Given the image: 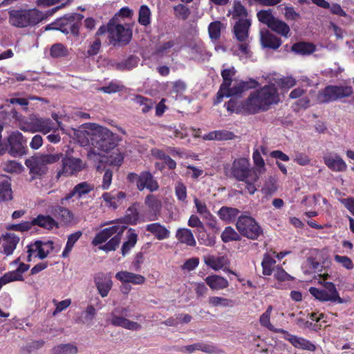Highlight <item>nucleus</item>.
<instances>
[{"instance_id":"1","label":"nucleus","mask_w":354,"mask_h":354,"mask_svg":"<svg viewBox=\"0 0 354 354\" xmlns=\"http://www.w3.org/2000/svg\"><path fill=\"white\" fill-rule=\"evenodd\" d=\"M279 102L277 88L272 84L251 93L242 103L241 109L245 113L255 114L268 111L272 105L277 104Z\"/></svg>"},{"instance_id":"2","label":"nucleus","mask_w":354,"mask_h":354,"mask_svg":"<svg viewBox=\"0 0 354 354\" xmlns=\"http://www.w3.org/2000/svg\"><path fill=\"white\" fill-rule=\"evenodd\" d=\"M236 73V71L234 66L222 70L223 82L217 93L215 104L220 103L224 97L239 96L243 92L255 88L259 86V82L254 79L250 78L247 81L235 79Z\"/></svg>"},{"instance_id":"3","label":"nucleus","mask_w":354,"mask_h":354,"mask_svg":"<svg viewBox=\"0 0 354 354\" xmlns=\"http://www.w3.org/2000/svg\"><path fill=\"white\" fill-rule=\"evenodd\" d=\"M127 227L124 225L115 224L109 227H106L97 233L92 241V244L95 246L105 243L104 245L99 248L106 252L114 251L118 246L121 241V237Z\"/></svg>"},{"instance_id":"4","label":"nucleus","mask_w":354,"mask_h":354,"mask_svg":"<svg viewBox=\"0 0 354 354\" xmlns=\"http://www.w3.org/2000/svg\"><path fill=\"white\" fill-rule=\"evenodd\" d=\"M90 129L93 132L97 140L96 141V147L102 151L109 153L115 149L122 138L116 133H113L109 129L95 123L89 124Z\"/></svg>"},{"instance_id":"5","label":"nucleus","mask_w":354,"mask_h":354,"mask_svg":"<svg viewBox=\"0 0 354 354\" xmlns=\"http://www.w3.org/2000/svg\"><path fill=\"white\" fill-rule=\"evenodd\" d=\"M62 156V153L40 154L26 160L25 164L33 178L40 177L47 172L48 165L58 162Z\"/></svg>"},{"instance_id":"6","label":"nucleus","mask_w":354,"mask_h":354,"mask_svg":"<svg viewBox=\"0 0 354 354\" xmlns=\"http://www.w3.org/2000/svg\"><path fill=\"white\" fill-rule=\"evenodd\" d=\"M353 93L352 86L341 85H329L320 91L317 95L319 103H328L348 97Z\"/></svg>"},{"instance_id":"7","label":"nucleus","mask_w":354,"mask_h":354,"mask_svg":"<svg viewBox=\"0 0 354 354\" xmlns=\"http://www.w3.org/2000/svg\"><path fill=\"white\" fill-rule=\"evenodd\" d=\"M236 227L239 232L243 236L252 240H257L263 234V229L250 216H240L236 221Z\"/></svg>"},{"instance_id":"8","label":"nucleus","mask_w":354,"mask_h":354,"mask_svg":"<svg viewBox=\"0 0 354 354\" xmlns=\"http://www.w3.org/2000/svg\"><path fill=\"white\" fill-rule=\"evenodd\" d=\"M324 288L319 289L310 287L309 292L317 300L325 302L330 301L334 304H343L344 299L340 297L335 285L332 282L324 283Z\"/></svg>"},{"instance_id":"9","label":"nucleus","mask_w":354,"mask_h":354,"mask_svg":"<svg viewBox=\"0 0 354 354\" xmlns=\"http://www.w3.org/2000/svg\"><path fill=\"white\" fill-rule=\"evenodd\" d=\"M129 310L127 307H117L110 314V322L115 326L122 327L130 330H139L142 326L138 322L127 318Z\"/></svg>"},{"instance_id":"10","label":"nucleus","mask_w":354,"mask_h":354,"mask_svg":"<svg viewBox=\"0 0 354 354\" xmlns=\"http://www.w3.org/2000/svg\"><path fill=\"white\" fill-rule=\"evenodd\" d=\"M62 159L61 169L57 171V177L59 178L62 176H71L76 175L82 171L86 167V163L79 158L66 156Z\"/></svg>"},{"instance_id":"11","label":"nucleus","mask_w":354,"mask_h":354,"mask_svg":"<svg viewBox=\"0 0 354 354\" xmlns=\"http://www.w3.org/2000/svg\"><path fill=\"white\" fill-rule=\"evenodd\" d=\"M108 33L111 42L128 44L132 37L129 25L115 24L110 21L108 24Z\"/></svg>"},{"instance_id":"12","label":"nucleus","mask_w":354,"mask_h":354,"mask_svg":"<svg viewBox=\"0 0 354 354\" xmlns=\"http://www.w3.org/2000/svg\"><path fill=\"white\" fill-rule=\"evenodd\" d=\"M253 174L248 158L235 159L231 166L230 175L239 181H245Z\"/></svg>"},{"instance_id":"13","label":"nucleus","mask_w":354,"mask_h":354,"mask_svg":"<svg viewBox=\"0 0 354 354\" xmlns=\"http://www.w3.org/2000/svg\"><path fill=\"white\" fill-rule=\"evenodd\" d=\"M10 147L9 153L12 156H21L24 153V144L26 141L21 133L18 131L12 132L8 138Z\"/></svg>"},{"instance_id":"14","label":"nucleus","mask_w":354,"mask_h":354,"mask_svg":"<svg viewBox=\"0 0 354 354\" xmlns=\"http://www.w3.org/2000/svg\"><path fill=\"white\" fill-rule=\"evenodd\" d=\"M323 160L327 167L333 171L342 172L347 169L346 162L337 153L328 152L324 156Z\"/></svg>"},{"instance_id":"15","label":"nucleus","mask_w":354,"mask_h":354,"mask_svg":"<svg viewBox=\"0 0 354 354\" xmlns=\"http://www.w3.org/2000/svg\"><path fill=\"white\" fill-rule=\"evenodd\" d=\"M251 26L250 19H239L236 21L233 27L234 37L239 41H246L249 38V30Z\"/></svg>"},{"instance_id":"16","label":"nucleus","mask_w":354,"mask_h":354,"mask_svg":"<svg viewBox=\"0 0 354 354\" xmlns=\"http://www.w3.org/2000/svg\"><path fill=\"white\" fill-rule=\"evenodd\" d=\"M282 334L283 335V337L290 342L296 348L309 351H315L316 349V346L313 343L304 337L292 335L286 330Z\"/></svg>"},{"instance_id":"17","label":"nucleus","mask_w":354,"mask_h":354,"mask_svg":"<svg viewBox=\"0 0 354 354\" xmlns=\"http://www.w3.org/2000/svg\"><path fill=\"white\" fill-rule=\"evenodd\" d=\"M94 282L101 297H106L113 285L111 276L102 272L97 273L94 277Z\"/></svg>"},{"instance_id":"18","label":"nucleus","mask_w":354,"mask_h":354,"mask_svg":"<svg viewBox=\"0 0 354 354\" xmlns=\"http://www.w3.org/2000/svg\"><path fill=\"white\" fill-rule=\"evenodd\" d=\"M260 42L263 48L277 50L281 45V40L268 29L260 30Z\"/></svg>"},{"instance_id":"19","label":"nucleus","mask_w":354,"mask_h":354,"mask_svg":"<svg viewBox=\"0 0 354 354\" xmlns=\"http://www.w3.org/2000/svg\"><path fill=\"white\" fill-rule=\"evenodd\" d=\"M180 50V48L178 46L177 41L174 39L164 41L158 45L155 50L154 54L158 57L165 56L176 55Z\"/></svg>"},{"instance_id":"20","label":"nucleus","mask_w":354,"mask_h":354,"mask_svg":"<svg viewBox=\"0 0 354 354\" xmlns=\"http://www.w3.org/2000/svg\"><path fill=\"white\" fill-rule=\"evenodd\" d=\"M137 187L140 191L147 189L150 192H155L158 189L159 185L157 180L150 172L142 171L139 175Z\"/></svg>"},{"instance_id":"21","label":"nucleus","mask_w":354,"mask_h":354,"mask_svg":"<svg viewBox=\"0 0 354 354\" xmlns=\"http://www.w3.org/2000/svg\"><path fill=\"white\" fill-rule=\"evenodd\" d=\"M115 279L122 283H131L134 285H141L145 282V277L141 274L128 271H120L115 274Z\"/></svg>"},{"instance_id":"22","label":"nucleus","mask_w":354,"mask_h":354,"mask_svg":"<svg viewBox=\"0 0 354 354\" xmlns=\"http://www.w3.org/2000/svg\"><path fill=\"white\" fill-rule=\"evenodd\" d=\"M9 23L15 27L24 28L28 26L26 10H10Z\"/></svg>"},{"instance_id":"23","label":"nucleus","mask_w":354,"mask_h":354,"mask_svg":"<svg viewBox=\"0 0 354 354\" xmlns=\"http://www.w3.org/2000/svg\"><path fill=\"white\" fill-rule=\"evenodd\" d=\"M203 259L205 263L215 271L222 270L225 266L229 264L228 259L225 256L209 254L205 256Z\"/></svg>"},{"instance_id":"24","label":"nucleus","mask_w":354,"mask_h":354,"mask_svg":"<svg viewBox=\"0 0 354 354\" xmlns=\"http://www.w3.org/2000/svg\"><path fill=\"white\" fill-rule=\"evenodd\" d=\"M147 231L151 233L158 240H164L169 237V230L160 223H153L146 225Z\"/></svg>"},{"instance_id":"25","label":"nucleus","mask_w":354,"mask_h":354,"mask_svg":"<svg viewBox=\"0 0 354 354\" xmlns=\"http://www.w3.org/2000/svg\"><path fill=\"white\" fill-rule=\"evenodd\" d=\"M205 281L212 290H223L229 286L227 279L217 274L209 275L205 278Z\"/></svg>"},{"instance_id":"26","label":"nucleus","mask_w":354,"mask_h":354,"mask_svg":"<svg viewBox=\"0 0 354 354\" xmlns=\"http://www.w3.org/2000/svg\"><path fill=\"white\" fill-rule=\"evenodd\" d=\"M235 138L233 132L227 130H216L203 136L205 140H230Z\"/></svg>"},{"instance_id":"27","label":"nucleus","mask_w":354,"mask_h":354,"mask_svg":"<svg viewBox=\"0 0 354 354\" xmlns=\"http://www.w3.org/2000/svg\"><path fill=\"white\" fill-rule=\"evenodd\" d=\"M273 308L271 305H270L266 310L259 317V323L261 326L266 328L269 330L277 333H284V329L275 328L270 322V317L272 312Z\"/></svg>"},{"instance_id":"28","label":"nucleus","mask_w":354,"mask_h":354,"mask_svg":"<svg viewBox=\"0 0 354 354\" xmlns=\"http://www.w3.org/2000/svg\"><path fill=\"white\" fill-rule=\"evenodd\" d=\"M241 44L234 46L232 48L233 54L238 56L241 60H247L252 58V53L250 49L248 40L241 41Z\"/></svg>"},{"instance_id":"29","label":"nucleus","mask_w":354,"mask_h":354,"mask_svg":"<svg viewBox=\"0 0 354 354\" xmlns=\"http://www.w3.org/2000/svg\"><path fill=\"white\" fill-rule=\"evenodd\" d=\"M275 252H270L264 254L263 260L261 261V266L263 269V274L266 276H270L273 272L274 266H275L276 261L274 258Z\"/></svg>"},{"instance_id":"30","label":"nucleus","mask_w":354,"mask_h":354,"mask_svg":"<svg viewBox=\"0 0 354 354\" xmlns=\"http://www.w3.org/2000/svg\"><path fill=\"white\" fill-rule=\"evenodd\" d=\"M176 236L180 243H185L187 245L195 246L196 244L194 234L189 229H178L176 232Z\"/></svg>"},{"instance_id":"31","label":"nucleus","mask_w":354,"mask_h":354,"mask_svg":"<svg viewBox=\"0 0 354 354\" xmlns=\"http://www.w3.org/2000/svg\"><path fill=\"white\" fill-rule=\"evenodd\" d=\"M138 241V234L135 230L130 228L127 231V240L123 243L122 246V254L126 256L130 250L136 245Z\"/></svg>"},{"instance_id":"32","label":"nucleus","mask_w":354,"mask_h":354,"mask_svg":"<svg viewBox=\"0 0 354 354\" xmlns=\"http://www.w3.org/2000/svg\"><path fill=\"white\" fill-rule=\"evenodd\" d=\"M3 241V252L8 256L12 254L16 249L17 245L19 241V238L15 234L8 233L4 237Z\"/></svg>"},{"instance_id":"33","label":"nucleus","mask_w":354,"mask_h":354,"mask_svg":"<svg viewBox=\"0 0 354 354\" xmlns=\"http://www.w3.org/2000/svg\"><path fill=\"white\" fill-rule=\"evenodd\" d=\"M48 212L55 216H59L65 222H71L74 218L73 214L70 209L61 205L52 206Z\"/></svg>"},{"instance_id":"34","label":"nucleus","mask_w":354,"mask_h":354,"mask_svg":"<svg viewBox=\"0 0 354 354\" xmlns=\"http://www.w3.org/2000/svg\"><path fill=\"white\" fill-rule=\"evenodd\" d=\"M32 225H38L41 227L50 230L57 227L56 221L50 216L39 215L32 220Z\"/></svg>"},{"instance_id":"35","label":"nucleus","mask_w":354,"mask_h":354,"mask_svg":"<svg viewBox=\"0 0 354 354\" xmlns=\"http://www.w3.org/2000/svg\"><path fill=\"white\" fill-rule=\"evenodd\" d=\"M239 213V211L236 208L222 207L218 210V215L221 220L227 223H231L236 218Z\"/></svg>"},{"instance_id":"36","label":"nucleus","mask_w":354,"mask_h":354,"mask_svg":"<svg viewBox=\"0 0 354 354\" xmlns=\"http://www.w3.org/2000/svg\"><path fill=\"white\" fill-rule=\"evenodd\" d=\"M36 122L37 127V132H41L44 134H46L51 131H56L55 123L49 118H36Z\"/></svg>"},{"instance_id":"37","label":"nucleus","mask_w":354,"mask_h":354,"mask_svg":"<svg viewBox=\"0 0 354 354\" xmlns=\"http://www.w3.org/2000/svg\"><path fill=\"white\" fill-rule=\"evenodd\" d=\"M270 28L273 32L286 38H288L290 36V26L285 21L278 18L275 19Z\"/></svg>"},{"instance_id":"38","label":"nucleus","mask_w":354,"mask_h":354,"mask_svg":"<svg viewBox=\"0 0 354 354\" xmlns=\"http://www.w3.org/2000/svg\"><path fill=\"white\" fill-rule=\"evenodd\" d=\"M28 26H34L46 19V15L37 9L26 10Z\"/></svg>"},{"instance_id":"39","label":"nucleus","mask_w":354,"mask_h":354,"mask_svg":"<svg viewBox=\"0 0 354 354\" xmlns=\"http://www.w3.org/2000/svg\"><path fill=\"white\" fill-rule=\"evenodd\" d=\"M322 268L323 266L313 257L308 258L302 266L305 274L321 272Z\"/></svg>"},{"instance_id":"40","label":"nucleus","mask_w":354,"mask_h":354,"mask_svg":"<svg viewBox=\"0 0 354 354\" xmlns=\"http://www.w3.org/2000/svg\"><path fill=\"white\" fill-rule=\"evenodd\" d=\"M257 17L261 23L266 25L269 28L277 18L274 16L272 10L270 9L259 11L257 14Z\"/></svg>"},{"instance_id":"41","label":"nucleus","mask_w":354,"mask_h":354,"mask_svg":"<svg viewBox=\"0 0 354 354\" xmlns=\"http://www.w3.org/2000/svg\"><path fill=\"white\" fill-rule=\"evenodd\" d=\"M188 53L193 59H201L206 54V50L203 43L199 41L189 44Z\"/></svg>"},{"instance_id":"42","label":"nucleus","mask_w":354,"mask_h":354,"mask_svg":"<svg viewBox=\"0 0 354 354\" xmlns=\"http://www.w3.org/2000/svg\"><path fill=\"white\" fill-rule=\"evenodd\" d=\"M82 235V232L81 231H77L68 235L66 246L62 254V257L66 258L69 255L74 245L80 239Z\"/></svg>"},{"instance_id":"43","label":"nucleus","mask_w":354,"mask_h":354,"mask_svg":"<svg viewBox=\"0 0 354 354\" xmlns=\"http://www.w3.org/2000/svg\"><path fill=\"white\" fill-rule=\"evenodd\" d=\"M78 348L75 344H62L53 348V354H77Z\"/></svg>"},{"instance_id":"44","label":"nucleus","mask_w":354,"mask_h":354,"mask_svg":"<svg viewBox=\"0 0 354 354\" xmlns=\"http://www.w3.org/2000/svg\"><path fill=\"white\" fill-rule=\"evenodd\" d=\"M151 16L149 8L146 5L141 6L138 12V23L143 26H149L151 24Z\"/></svg>"},{"instance_id":"45","label":"nucleus","mask_w":354,"mask_h":354,"mask_svg":"<svg viewBox=\"0 0 354 354\" xmlns=\"http://www.w3.org/2000/svg\"><path fill=\"white\" fill-rule=\"evenodd\" d=\"M292 51L301 55H309L315 50V47L310 43L300 42L295 44L292 47Z\"/></svg>"},{"instance_id":"46","label":"nucleus","mask_w":354,"mask_h":354,"mask_svg":"<svg viewBox=\"0 0 354 354\" xmlns=\"http://www.w3.org/2000/svg\"><path fill=\"white\" fill-rule=\"evenodd\" d=\"M230 13L232 19L236 21L239 20V19H248L245 8L239 1L234 2L233 9L230 11Z\"/></svg>"},{"instance_id":"47","label":"nucleus","mask_w":354,"mask_h":354,"mask_svg":"<svg viewBox=\"0 0 354 354\" xmlns=\"http://www.w3.org/2000/svg\"><path fill=\"white\" fill-rule=\"evenodd\" d=\"M12 198V192L8 180L0 183V201H10Z\"/></svg>"},{"instance_id":"48","label":"nucleus","mask_w":354,"mask_h":354,"mask_svg":"<svg viewBox=\"0 0 354 354\" xmlns=\"http://www.w3.org/2000/svg\"><path fill=\"white\" fill-rule=\"evenodd\" d=\"M252 159L257 169L254 171H256L259 175L265 172L266 167H265V161L262 158L261 153L258 149H254L252 153Z\"/></svg>"},{"instance_id":"49","label":"nucleus","mask_w":354,"mask_h":354,"mask_svg":"<svg viewBox=\"0 0 354 354\" xmlns=\"http://www.w3.org/2000/svg\"><path fill=\"white\" fill-rule=\"evenodd\" d=\"M208 303L212 307H231L233 306V301L231 299L217 296L209 297Z\"/></svg>"},{"instance_id":"50","label":"nucleus","mask_w":354,"mask_h":354,"mask_svg":"<svg viewBox=\"0 0 354 354\" xmlns=\"http://www.w3.org/2000/svg\"><path fill=\"white\" fill-rule=\"evenodd\" d=\"M175 195L177 199L183 204L187 203V193L186 186L181 182H177L174 187Z\"/></svg>"},{"instance_id":"51","label":"nucleus","mask_w":354,"mask_h":354,"mask_svg":"<svg viewBox=\"0 0 354 354\" xmlns=\"http://www.w3.org/2000/svg\"><path fill=\"white\" fill-rule=\"evenodd\" d=\"M133 100L136 104L142 106V111L144 113L149 112L154 105L151 99L146 98L142 95H136Z\"/></svg>"},{"instance_id":"52","label":"nucleus","mask_w":354,"mask_h":354,"mask_svg":"<svg viewBox=\"0 0 354 354\" xmlns=\"http://www.w3.org/2000/svg\"><path fill=\"white\" fill-rule=\"evenodd\" d=\"M146 205L153 212H159L162 207L161 201L154 195H148L145 198Z\"/></svg>"},{"instance_id":"53","label":"nucleus","mask_w":354,"mask_h":354,"mask_svg":"<svg viewBox=\"0 0 354 354\" xmlns=\"http://www.w3.org/2000/svg\"><path fill=\"white\" fill-rule=\"evenodd\" d=\"M223 24L219 21H215L209 24L208 26V32L212 39L216 40L221 36V28Z\"/></svg>"},{"instance_id":"54","label":"nucleus","mask_w":354,"mask_h":354,"mask_svg":"<svg viewBox=\"0 0 354 354\" xmlns=\"http://www.w3.org/2000/svg\"><path fill=\"white\" fill-rule=\"evenodd\" d=\"M73 189L77 197L81 198L83 195L88 194L93 190L94 185L85 181L77 184Z\"/></svg>"},{"instance_id":"55","label":"nucleus","mask_w":354,"mask_h":354,"mask_svg":"<svg viewBox=\"0 0 354 354\" xmlns=\"http://www.w3.org/2000/svg\"><path fill=\"white\" fill-rule=\"evenodd\" d=\"M194 202L196 208L197 213H198L201 216L206 219H210L212 217V215L208 210L204 201H201L195 197Z\"/></svg>"},{"instance_id":"56","label":"nucleus","mask_w":354,"mask_h":354,"mask_svg":"<svg viewBox=\"0 0 354 354\" xmlns=\"http://www.w3.org/2000/svg\"><path fill=\"white\" fill-rule=\"evenodd\" d=\"M50 55L54 58L65 57L68 54V49L62 44L53 45L50 50Z\"/></svg>"},{"instance_id":"57","label":"nucleus","mask_w":354,"mask_h":354,"mask_svg":"<svg viewBox=\"0 0 354 354\" xmlns=\"http://www.w3.org/2000/svg\"><path fill=\"white\" fill-rule=\"evenodd\" d=\"M28 257L27 260L31 261L32 258H38L41 259V252L39 245V240L28 245Z\"/></svg>"},{"instance_id":"58","label":"nucleus","mask_w":354,"mask_h":354,"mask_svg":"<svg viewBox=\"0 0 354 354\" xmlns=\"http://www.w3.org/2000/svg\"><path fill=\"white\" fill-rule=\"evenodd\" d=\"M108 156V161L112 165L120 166L124 161V153L117 147Z\"/></svg>"},{"instance_id":"59","label":"nucleus","mask_w":354,"mask_h":354,"mask_svg":"<svg viewBox=\"0 0 354 354\" xmlns=\"http://www.w3.org/2000/svg\"><path fill=\"white\" fill-rule=\"evenodd\" d=\"M71 302L72 301L71 299H66L60 301H57L55 299H53L52 300V303L55 306V309L52 313L53 316H56L63 310L68 308L71 304Z\"/></svg>"},{"instance_id":"60","label":"nucleus","mask_w":354,"mask_h":354,"mask_svg":"<svg viewBox=\"0 0 354 354\" xmlns=\"http://www.w3.org/2000/svg\"><path fill=\"white\" fill-rule=\"evenodd\" d=\"M240 238L239 234L231 227H227L221 234L222 241L227 243L232 241H237Z\"/></svg>"},{"instance_id":"61","label":"nucleus","mask_w":354,"mask_h":354,"mask_svg":"<svg viewBox=\"0 0 354 354\" xmlns=\"http://www.w3.org/2000/svg\"><path fill=\"white\" fill-rule=\"evenodd\" d=\"M19 129L25 132H37L36 118H31L28 120L21 122L19 124Z\"/></svg>"},{"instance_id":"62","label":"nucleus","mask_w":354,"mask_h":354,"mask_svg":"<svg viewBox=\"0 0 354 354\" xmlns=\"http://www.w3.org/2000/svg\"><path fill=\"white\" fill-rule=\"evenodd\" d=\"M23 166L15 160H9L3 163V170L9 173H21Z\"/></svg>"},{"instance_id":"63","label":"nucleus","mask_w":354,"mask_h":354,"mask_svg":"<svg viewBox=\"0 0 354 354\" xmlns=\"http://www.w3.org/2000/svg\"><path fill=\"white\" fill-rule=\"evenodd\" d=\"M39 245L41 252V259H45L54 249L52 241H39Z\"/></svg>"},{"instance_id":"64","label":"nucleus","mask_w":354,"mask_h":354,"mask_svg":"<svg viewBox=\"0 0 354 354\" xmlns=\"http://www.w3.org/2000/svg\"><path fill=\"white\" fill-rule=\"evenodd\" d=\"M1 278L5 285L13 281H22L24 279L23 275H21L19 272H17L15 270L5 273Z\"/></svg>"}]
</instances>
